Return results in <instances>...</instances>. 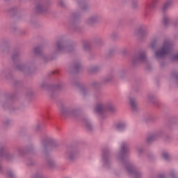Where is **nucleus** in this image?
<instances>
[{
    "label": "nucleus",
    "mask_w": 178,
    "mask_h": 178,
    "mask_svg": "<svg viewBox=\"0 0 178 178\" xmlns=\"http://www.w3.org/2000/svg\"><path fill=\"white\" fill-rule=\"evenodd\" d=\"M127 154H129L127 143L122 142L121 143L120 150L116 154L117 162L127 169L129 176L133 178H143L144 174H143L141 171L137 170L136 165L126 159V155H127Z\"/></svg>",
    "instance_id": "f257e3e1"
},
{
    "label": "nucleus",
    "mask_w": 178,
    "mask_h": 178,
    "mask_svg": "<svg viewBox=\"0 0 178 178\" xmlns=\"http://www.w3.org/2000/svg\"><path fill=\"white\" fill-rule=\"evenodd\" d=\"M173 43L170 40H165L161 47L154 52V59L159 62L161 66H163V60L166 57V55H170V60L172 62H178V51L173 53Z\"/></svg>",
    "instance_id": "f03ea898"
},
{
    "label": "nucleus",
    "mask_w": 178,
    "mask_h": 178,
    "mask_svg": "<svg viewBox=\"0 0 178 178\" xmlns=\"http://www.w3.org/2000/svg\"><path fill=\"white\" fill-rule=\"evenodd\" d=\"M78 6L80 10L72 13L70 17L68 18V23H70V24H71L72 27L74 26L75 23H77V22H79V19L81 16V10H83V12H86L88 10V9H90V6H88V5L87 4L79 3Z\"/></svg>",
    "instance_id": "7ed1b4c3"
},
{
    "label": "nucleus",
    "mask_w": 178,
    "mask_h": 178,
    "mask_svg": "<svg viewBox=\"0 0 178 178\" xmlns=\"http://www.w3.org/2000/svg\"><path fill=\"white\" fill-rule=\"evenodd\" d=\"M60 112L63 115V116L76 119V118L80 115V107H66L64 105H61L60 107Z\"/></svg>",
    "instance_id": "20e7f679"
},
{
    "label": "nucleus",
    "mask_w": 178,
    "mask_h": 178,
    "mask_svg": "<svg viewBox=\"0 0 178 178\" xmlns=\"http://www.w3.org/2000/svg\"><path fill=\"white\" fill-rule=\"evenodd\" d=\"M73 47L69 44L66 40L61 38L56 42V48L54 49V54L58 52H72Z\"/></svg>",
    "instance_id": "39448f33"
},
{
    "label": "nucleus",
    "mask_w": 178,
    "mask_h": 178,
    "mask_svg": "<svg viewBox=\"0 0 178 178\" xmlns=\"http://www.w3.org/2000/svg\"><path fill=\"white\" fill-rule=\"evenodd\" d=\"M105 111L115 112V107H113V104L111 101L97 103L95 107V112H96V113H102V112H105Z\"/></svg>",
    "instance_id": "423d86ee"
},
{
    "label": "nucleus",
    "mask_w": 178,
    "mask_h": 178,
    "mask_svg": "<svg viewBox=\"0 0 178 178\" xmlns=\"http://www.w3.org/2000/svg\"><path fill=\"white\" fill-rule=\"evenodd\" d=\"M102 166L106 170L112 169V161L111 160V154L108 149H104L102 154Z\"/></svg>",
    "instance_id": "0eeeda50"
},
{
    "label": "nucleus",
    "mask_w": 178,
    "mask_h": 178,
    "mask_svg": "<svg viewBox=\"0 0 178 178\" xmlns=\"http://www.w3.org/2000/svg\"><path fill=\"white\" fill-rule=\"evenodd\" d=\"M51 0H42L39 1L35 6V12L36 13H45L48 11L49 6L51 5Z\"/></svg>",
    "instance_id": "6e6552de"
},
{
    "label": "nucleus",
    "mask_w": 178,
    "mask_h": 178,
    "mask_svg": "<svg viewBox=\"0 0 178 178\" xmlns=\"http://www.w3.org/2000/svg\"><path fill=\"white\" fill-rule=\"evenodd\" d=\"M79 150L75 148H68L65 154L64 158L67 159V161H70V162H73L79 156Z\"/></svg>",
    "instance_id": "1a4fd4ad"
},
{
    "label": "nucleus",
    "mask_w": 178,
    "mask_h": 178,
    "mask_svg": "<svg viewBox=\"0 0 178 178\" xmlns=\"http://www.w3.org/2000/svg\"><path fill=\"white\" fill-rule=\"evenodd\" d=\"M147 61L145 51H140L135 54L132 58L134 65H136V63H147Z\"/></svg>",
    "instance_id": "9d476101"
},
{
    "label": "nucleus",
    "mask_w": 178,
    "mask_h": 178,
    "mask_svg": "<svg viewBox=\"0 0 178 178\" xmlns=\"http://www.w3.org/2000/svg\"><path fill=\"white\" fill-rule=\"evenodd\" d=\"M14 67L19 72H22V73H27V72H29L30 69L33 67V64L31 62H29L25 64H16L14 65Z\"/></svg>",
    "instance_id": "9b49d317"
},
{
    "label": "nucleus",
    "mask_w": 178,
    "mask_h": 178,
    "mask_svg": "<svg viewBox=\"0 0 178 178\" xmlns=\"http://www.w3.org/2000/svg\"><path fill=\"white\" fill-rule=\"evenodd\" d=\"M102 20V17L98 14L90 15L86 20V23L88 26H94L97 23Z\"/></svg>",
    "instance_id": "f8f14e48"
},
{
    "label": "nucleus",
    "mask_w": 178,
    "mask_h": 178,
    "mask_svg": "<svg viewBox=\"0 0 178 178\" xmlns=\"http://www.w3.org/2000/svg\"><path fill=\"white\" fill-rule=\"evenodd\" d=\"M0 156L4 158L6 161H12L13 159V155L11 153H8L6 147L2 144H0Z\"/></svg>",
    "instance_id": "ddd939ff"
},
{
    "label": "nucleus",
    "mask_w": 178,
    "mask_h": 178,
    "mask_svg": "<svg viewBox=\"0 0 178 178\" xmlns=\"http://www.w3.org/2000/svg\"><path fill=\"white\" fill-rule=\"evenodd\" d=\"M136 34L140 38L147 37V35L149 34V31H148V27H147V26L140 25L136 31Z\"/></svg>",
    "instance_id": "4468645a"
},
{
    "label": "nucleus",
    "mask_w": 178,
    "mask_h": 178,
    "mask_svg": "<svg viewBox=\"0 0 178 178\" xmlns=\"http://www.w3.org/2000/svg\"><path fill=\"white\" fill-rule=\"evenodd\" d=\"M34 54L35 55H38L41 60H43V62H48V60H51V58H49L47 54H44V53H42V48L41 47H35Z\"/></svg>",
    "instance_id": "2eb2a0df"
},
{
    "label": "nucleus",
    "mask_w": 178,
    "mask_h": 178,
    "mask_svg": "<svg viewBox=\"0 0 178 178\" xmlns=\"http://www.w3.org/2000/svg\"><path fill=\"white\" fill-rule=\"evenodd\" d=\"M160 137H162V131L154 132L147 137L146 143H147V144H152L154 141H156V140H158Z\"/></svg>",
    "instance_id": "dca6fc26"
},
{
    "label": "nucleus",
    "mask_w": 178,
    "mask_h": 178,
    "mask_svg": "<svg viewBox=\"0 0 178 178\" xmlns=\"http://www.w3.org/2000/svg\"><path fill=\"white\" fill-rule=\"evenodd\" d=\"M80 69H81V62L74 61L73 64L69 67L68 72H70V73H76L79 72Z\"/></svg>",
    "instance_id": "f3484780"
},
{
    "label": "nucleus",
    "mask_w": 178,
    "mask_h": 178,
    "mask_svg": "<svg viewBox=\"0 0 178 178\" xmlns=\"http://www.w3.org/2000/svg\"><path fill=\"white\" fill-rule=\"evenodd\" d=\"M40 152L44 158L48 156V142H46L45 140H42L40 142Z\"/></svg>",
    "instance_id": "a211bd4d"
},
{
    "label": "nucleus",
    "mask_w": 178,
    "mask_h": 178,
    "mask_svg": "<svg viewBox=\"0 0 178 178\" xmlns=\"http://www.w3.org/2000/svg\"><path fill=\"white\" fill-rule=\"evenodd\" d=\"M117 131H124L127 129V122L126 121H120L115 126Z\"/></svg>",
    "instance_id": "6ab92c4d"
},
{
    "label": "nucleus",
    "mask_w": 178,
    "mask_h": 178,
    "mask_svg": "<svg viewBox=\"0 0 178 178\" xmlns=\"http://www.w3.org/2000/svg\"><path fill=\"white\" fill-rule=\"evenodd\" d=\"M82 121L88 131H92V130H94V126L88 118H84Z\"/></svg>",
    "instance_id": "aec40b11"
},
{
    "label": "nucleus",
    "mask_w": 178,
    "mask_h": 178,
    "mask_svg": "<svg viewBox=\"0 0 178 178\" xmlns=\"http://www.w3.org/2000/svg\"><path fill=\"white\" fill-rule=\"evenodd\" d=\"M174 0H166L165 3H163L161 10L162 12H166V10H168V9H170L172 6H173Z\"/></svg>",
    "instance_id": "412c9836"
},
{
    "label": "nucleus",
    "mask_w": 178,
    "mask_h": 178,
    "mask_svg": "<svg viewBox=\"0 0 178 178\" xmlns=\"http://www.w3.org/2000/svg\"><path fill=\"white\" fill-rule=\"evenodd\" d=\"M129 104L131 111H133L134 112H137V111H138V104H137L135 98L129 97Z\"/></svg>",
    "instance_id": "4be33fe9"
},
{
    "label": "nucleus",
    "mask_w": 178,
    "mask_h": 178,
    "mask_svg": "<svg viewBox=\"0 0 178 178\" xmlns=\"http://www.w3.org/2000/svg\"><path fill=\"white\" fill-rule=\"evenodd\" d=\"M99 69H101L99 65H92L88 68V73H96Z\"/></svg>",
    "instance_id": "5701e85b"
},
{
    "label": "nucleus",
    "mask_w": 178,
    "mask_h": 178,
    "mask_svg": "<svg viewBox=\"0 0 178 178\" xmlns=\"http://www.w3.org/2000/svg\"><path fill=\"white\" fill-rule=\"evenodd\" d=\"M113 79H115V74H111L106 76L104 79L103 81H104V83H111V81H112V80H113Z\"/></svg>",
    "instance_id": "b1692460"
},
{
    "label": "nucleus",
    "mask_w": 178,
    "mask_h": 178,
    "mask_svg": "<svg viewBox=\"0 0 178 178\" xmlns=\"http://www.w3.org/2000/svg\"><path fill=\"white\" fill-rule=\"evenodd\" d=\"M136 154L138 156H142L143 154H144V147L143 146L136 147Z\"/></svg>",
    "instance_id": "393cba45"
},
{
    "label": "nucleus",
    "mask_w": 178,
    "mask_h": 178,
    "mask_svg": "<svg viewBox=\"0 0 178 178\" xmlns=\"http://www.w3.org/2000/svg\"><path fill=\"white\" fill-rule=\"evenodd\" d=\"M161 156H162V158L165 159V161H170V159H171L170 154H169V152L166 151L163 152L161 153Z\"/></svg>",
    "instance_id": "a878e982"
},
{
    "label": "nucleus",
    "mask_w": 178,
    "mask_h": 178,
    "mask_svg": "<svg viewBox=\"0 0 178 178\" xmlns=\"http://www.w3.org/2000/svg\"><path fill=\"white\" fill-rule=\"evenodd\" d=\"M171 19L170 17L168 15H164L163 17V23L165 24V26H169V24L170 23Z\"/></svg>",
    "instance_id": "bb28decb"
},
{
    "label": "nucleus",
    "mask_w": 178,
    "mask_h": 178,
    "mask_svg": "<svg viewBox=\"0 0 178 178\" xmlns=\"http://www.w3.org/2000/svg\"><path fill=\"white\" fill-rule=\"evenodd\" d=\"M47 164L51 169H54V168L57 166L56 163L52 159L47 160Z\"/></svg>",
    "instance_id": "cd10ccee"
},
{
    "label": "nucleus",
    "mask_w": 178,
    "mask_h": 178,
    "mask_svg": "<svg viewBox=\"0 0 178 178\" xmlns=\"http://www.w3.org/2000/svg\"><path fill=\"white\" fill-rule=\"evenodd\" d=\"M6 176L8 178H16V174L12 170L7 171Z\"/></svg>",
    "instance_id": "c85d7f7f"
},
{
    "label": "nucleus",
    "mask_w": 178,
    "mask_h": 178,
    "mask_svg": "<svg viewBox=\"0 0 178 178\" xmlns=\"http://www.w3.org/2000/svg\"><path fill=\"white\" fill-rule=\"evenodd\" d=\"M155 6H156V1H153L151 3L147 6V10H151L152 9H155Z\"/></svg>",
    "instance_id": "c756f323"
},
{
    "label": "nucleus",
    "mask_w": 178,
    "mask_h": 178,
    "mask_svg": "<svg viewBox=\"0 0 178 178\" xmlns=\"http://www.w3.org/2000/svg\"><path fill=\"white\" fill-rule=\"evenodd\" d=\"M10 42L9 40H3L1 44H0V49L1 51H3V48L8 47L9 45Z\"/></svg>",
    "instance_id": "7c9ffc66"
},
{
    "label": "nucleus",
    "mask_w": 178,
    "mask_h": 178,
    "mask_svg": "<svg viewBox=\"0 0 178 178\" xmlns=\"http://www.w3.org/2000/svg\"><path fill=\"white\" fill-rule=\"evenodd\" d=\"M83 48L84 51H88L91 48V44L88 42H84L83 43Z\"/></svg>",
    "instance_id": "2f4dec72"
},
{
    "label": "nucleus",
    "mask_w": 178,
    "mask_h": 178,
    "mask_svg": "<svg viewBox=\"0 0 178 178\" xmlns=\"http://www.w3.org/2000/svg\"><path fill=\"white\" fill-rule=\"evenodd\" d=\"M81 94L83 97H86V95H88V94H90V90L87 88H83L81 90Z\"/></svg>",
    "instance_id": "473e14b6"
},
{
    "label": "nucleus",
    "mask_w": 178,
    "mask_h": 178,
    "mask_svg": "<svg viewBox=\"0 0 178 178\" xmlns=\"http://www.w3.org/2000/svg\"><path fill=\"white\" fill-rule=\"evenodd\" d=\"M18 156H23L26 154V150L23 148H19L17 149Z\"/></svg>",
    "instance_id": "72a5a7b5"
},
{
    "label": "nucleus",
    "mask_w": 178,
    "mask_h": 178,
    "mask_svg": "<svg viewBox=\"0 0 178 178\" xmlns=\"http://www.w3.org/2000/svg\"><path fill=\"white\" fill-rule=\"evenodd\" d=\"M172 76L176 80V83L178 85V71L172 72Z\"/></svg>",
    "instance_id": "f704fd0d"
},
{
    "label": "nucleus",
    "mask_w": 178,
    "mask_h": 178,
    "mask_svg": "<svg viewBox=\"0 0 178 178\" xmlns=\"http://www.w3.org/2000/svg\"><path fill=\"white\" fill-rule=\"evenodd\" d=\"M101 86V83L98 81H93L92 82V87H94L95 88H98Z\"/></svg>",
    "instance_id": "c9c22d12"
},
{
    "label": "nucleus",
    "mask_w": 178,
    "mask_h": 178,
    "mask_svg": "<svg viewBox=\"0 0 178 178\" xmlns=\"http://www.w3.org/2000/svg\"><path fill=\"white\" fill-rule=\"evenodd\" d=\"M154 99H155V96L152 95H147V101H149V102H152Z\"/></svg>",
    "instance_id": "e433bc0d"
},
{
    "label": "nucleus",
    "mask_w": 178,
    "mask_h": 178,
    "mask_svg": "<svg viewBox=\"0 0 178 178\" xmlns=\"http://www.w3.org/2000/svg\"><path fill=\"white\" fill-rule=\"evenodd\" d=\"M149 47L151 49H155V48H156V42H152L149 44Z\"/></svg>",
    "instance_id": "4c0bfd02"
},
{
    "label": "nucleus",
    "mask_w": 178,
    "mask_h": 178,
    "mask_svg": "<svg viewBox=\"0 0 178 178\" xmlns=\"http://www.w3.org/2000/svg\"><path fill=\"white\" fill-rule=\"evenodd\" d=\"M58 5L60 8H65V0H58Z\"/></svg>",
    "instance_id": "58836bf2"
},
{
    "label": "nucleus",
    "mask_w": 178,
    "mask_h": 178,
    "mask_svg": "<svg viewBox=\"0 0 178 178\" xmlns=\"http://www.w3.org/2000/svg\"><path fill=\"white\" fill-rule=\"evenodd\" d=\"M42 129V126L38 124L36 127L35 128V131H41V129Z\"/></svg>",
    "instance_id": "ea45409f"
},
{
    "label": "nucleus",
    "mask_w": 178,
    "mask_h": 178,
    "mask_svg": "<svg viewBox=\"0 0 178 178\" xmlns=\"http://www.w3.org/2000/svg\"><path fill=\"white\" fill-rule=\"evenodd\" d=\"M170 176L171 178H176V172H175V170L170 172Z\"/></svg>",
    "instance_id": "a19ab883"
},
{
    "label": "nucleus",
    "mask_w": 178,
    "mask_h": 178,
    "mask_svg": "<svg viewBox=\"0 0 178 178\" xmlns=\"http://www.w3.org/2000/svg\"><path fill=\"white\" fill-rule=\"evenodd\" d=\"M111 37L114 40L115 38H118V33L113 32L111 35Z\"/></svg>",
    "instance_id": "79ce46f5"
},
{
    "label": "nucleus",
    "mask_w": 178,
    "mask_h": 178,
    "mask_svg": "<svg viewBox=\"0 0 178 178\" xmlns=\"http://www.w3.org/2000/svg\"><path fill=\"white\" fill-rule=\"evenodd\" d=\"M10 122H11L10 120H6L4 121V124L5 126H9V124H10Z\"/></svg>",
    "instance_id": "37998d69"
},
{
    "label": "nucleus",
    "mask_w": 178,
    "mask_h": 178,
    "mask_svg": "<svg viewBox=\"0 0 178 178\" xmlns=\"http://www.w3.org/2000/svg\"><path fill=\"white\" fill-rule=\"evenodd\" d=\"M127 52V49H122V55H124Z\"/></svg>",
    "instance_id": "c03bdc74"
},
{
    "label": "nucleus",
    "mask_w": 178,
    "mask_h": 178,
    "mask_svg": "<svg viewBox=\"0 0 178 178\" xmlns=\"http://www.w3.org/2000/svg\"><path fill=\"white\" fill-rule=\"evenodd\" d=\"M49 143H56V140H55V139H54V138H50Z\"/></svg>",
    "instance_id": "a18cd8bd"
},
{
    "label": "nucleus",
    "mask_w": 178,
    "mask_h": 178,
    "mask_svg": "<svg viewBox=\"0 0 178 178\" xmlns=\"http://www.w3.org/2000/svg\"><path fill=\"white\" fill-rule=\"evenodd\" d=\"M56 88L59 89V88H62V85L61 84H58L56 86Z\"/></svg>",
    "instance_id": "49530a36"
},
{
    "label": "nucleus",
    "mask_w": 178,
    "mask_h": 178,
    "mask_svg": "<svg viewBox=\"0 0 178 178\" xmlns=\"http://www.w3.org/2000/svg\"><path fill=\"white\" fill-rule=\"evenodd\" d=\"M5 73H6L5 70L1 71V76H5L6 74Z\"/></svg>",
    "instance_id": "de8ad7c7"
},
{
    "label": "nucleus",
    "mask_w": 178,
    "mask_h": 178,
    "mask_svg": "<svg viewBox=\"0 0 178 178\" xmlns=\"http://www.w3.org/2000/svg\"><path fill=\"white\" fill-rule=\"evenodd\" d=\"M134 8L136 9L137 8V3H134Z\"/></svg>",
    "instance_id": "09e8293b"
},
{
    "label": "nucleus",
    "mask_w": 178,
    "mask_h": 178,
    "mask_svg": "<svg viewBox=\"0 0 178 178\" xmlns=\"http://www.w3.org/2000/svg\"><path fill=\"white\" fill-rule=\"evenodd\" d=\"M120 74H122V72L120 73Z\"/></svg>",
    "instance_id": "8fccbe9b"
},
{
    "label": "nucleus",
    "mask_w": 178,
    "mask_h": 178,
    "mask_svg": "<svg viewBox=\"0 0 178 178\" xmlns=\"http://www.w3.org/2000/svg\"><path fill=\"white\" fill-rule=\"evenodd\" d=\"M1 165H0V170H1Z\"/></svg>",
    "instance_id": "3c124183"
},
{
    "label": "nucleus",
    "mask_w": 178,
    "mask_h": 178,
    "mask_svg": "<svg viewBox=\"0 0 178 178\" xmlns=\"http://www.w3.org/2000/svg\"><path fill=\"white\" fill-rule=\"evenodd\" d=\"M4 1H8V0H4Z\"/></svg>",
    "instance_id": "603ef678"
}]
</instances>
